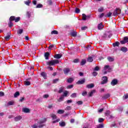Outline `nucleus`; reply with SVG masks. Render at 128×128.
I'll return each mask as SVG.
<instances>
[{
  "label": "nucleus",
  "instance_id": "obj_1",
  "mask_svg": "<svg viewBox=\"0 0 128 128\" xmlns=\"http://www.w3.org/2000/svg\"><path fill=\"white\" fill-rule=\"evenodd\" d=\"M47 119L46 118H44L41 119L38 122V124H34L32 126V128H42L44 126H46V124H44L46 122Z\"/></svg>",
  "mask_w": 128,
  "mask_h": 128
},
{
  "label": "nucleus",
  "instance_id": "obj_2",
  "mask_svg": "<svg viewBox=\"0 0 128 128\" xmlns=\"http://www.w3.org/2000/svg\"><path fill=\"white\" fill-rule=\"evenodd\" d=\"M58 64H60V60H53L46 62L47 66H55Z\"/></svg>",
  "mask_w": 128,
  "mask_h": 128
},
{
  "label": "nucleus",
  "instance_id": "obj_3",
  "mask_svg": "<svg viewBox=\"0 0 128 128\" xmlns=\"http://www.w3.org/2000/svg\"><path fill=\"white\" fill-rule=\"evenodd\" d=\"M122 10L120 8H116L113 12V16H116L118 14H120Z\"/></svg>",
  "mask_w": 128,
  "mask_h": 128
},
{
  "label": "nucleus",
  "instance_id": "obj_4",
  "mask_svg": "<svg viewBox=\"0 0 128 128\" xmlns=\"http://www.w3.org/2000/svg\"><path fill=\"white\" fill-rule=\"evenodd\" d=\"M20 18L17 17L16 18V17L14 16H12L10 18V20H15V22H20Z\"/></svg>",
  "mask_w": 128,
  "mask_h": 128
},
{
  "label": "nucleus",
  "instance_id": "obj_5",
  "mask_svg": "<svg viewBox=\"0 0 128 128\" xmlns=\"http://www.w3.org/2000/svg\"><path fill=\"white\" fill-rule=\"evenodd\" d=\"M112 36V34L110 32H106L103 36V38H110Z\"/></svg>",
  "mask_w": 128,
  "mask_h": 128
},
{
  "label": "nucleus",
  "instance_id": "obj_6",
  "mask_svg": "<svg viewBox=\"0 0 128 128\" xmlns=\"http://www.w3.org/2000/svg\"><path fill=\"white\" fill-rule=\"evenodd\" d=\"M102 82H101L102 84H106L108 82V77L104 76L102 77Z\"/></svg>",
  "mask_w": 128,
  "mask_h": 128
},
{
  "label": "nucleus",
  "instance_id": "obj_7",
  "mask_svg": "<svg viewBox=\"0 0 128 128\" xmlns=\"http://www.w3.org/2000/svg\"><path fill=\"white\" fill-rule=\"evenodd\" d=\"M22 112H25V114H28L30 112V110L28 108H22Z\"/></svg>",
  "mask_w": 128,
  "mask_h": 128
},
{
  "label": "nucleus",
  "instance_id": "obj_8",
  "mask_svg": "<svg viewBox=\"0 0 128 128\" xmlns=\"http://www.w3.org/2000/svg\"><path fill=\"white\" fill-rule=\"evenodd\" d=\"M63 72L64 74H68L70 72V68H65L64 69Z\"/></svg>",
  "mask_w": 128,
  "mask_h": 128
},
{
  "label": "nucleus",
  "instance_id": "obj_9",
  "mask_svg": "<svg viewBox=\"0 0 128 128\" xmlns=\"http://www.w3.org/2000/svg\"><path fill=\"white\" fill-rule=\"evenodd\" d=\"M85 82H86L85 79L80 80L78 82H76V84H84Z\"/></svg>",
  "mask_w": 128,
  "mask_h": 128
},
{
  "label": "nucleus",
  "instance_id": "obj_10",
  "mask_svg": "<svg viewBox=\"0 0 128 128\" xmlns=\"http://www.w3.org/2000/svg\"><path fill=\"white\" fill-rule=\"evenodd\" d=\"M118 84V80L114 79L111 82L112 86H116Z\"/></svg>",
  "mask_w": 128,
  "mask_h": 128
},
{
  "label": "nucleus",
  "instance_id": "obj_11",
  "mask_svg": "<svg viewBox=\"0 0 128 128\" xmlns=\"http://www.w3.org/2000/svg\"><path fill=\"white\" fill-rule=\"evenodd\" d=\"M14 102L9 101L6 105V106H14Z\"/></svg>",
  "mask_w": 128,
  "mask_h": 128
},
{
  "label": "nucleus",
  "instance_id": "obj_12",
  "mask_svg": "<svg viewBox=\"0 0 128 128\" xmlns=\"http://www.w3.org/2000/svg\"><path fill=\"white\" fill-rule=\"evenodd\" d=\"M28 80H30V78L26 80L24 82L25 86H30V82L28 81Z\"/></svg>",
  "mask_w": 128,
  "mask_h": 128
},
{
  "label": "nucleus",
  "instance_id": "obj_13",
  "mask_svg": "<svg viewBox=\"0 0 128 128\" xmlns=\"http://www.w3.org/2000/svg\"><path fill=\"white\" fill-rule=\"evenodd\" d=\"M104 26L102 25V23H100V24H98V30H102V28H104Z\"/></svg>",
  "mask_w": 128,
  "mask_h": 128
},
{
  "label": "nucleus",
  "instance_id": "obj_14",
  "mask_svg": "<svg viewBox=\"0 0 128 128\" xmlns=\"http://www.w3.org/2000/svg\"><path fill=\"white\" fill-rule=\"evenodd\" d=\"M50 116L53 120H56V118H58V117L56 116V114H51Z\"/></svg>",
  "mask_w": 128,
  "mask_h": 128
},
{
  "label": "nucleus",
  "instance_id": "obj_15",
  "mask_svg": "<svg viewBox=\"0 0 128 128\" xmlns=\"http://www.w3.org/2000/svg\"><path fill=\"white\" fill-rule=\"evenodd\" d=\"M94 86V84H90L86 85V88H92Z\"/></svg>",
  "mask_w": 128,
  "mask_h": 128
},
{
  "label": "nucleus",
  "instance_id": "obj_16",
  "mask_svg": "<svg viewBox=\"0 0 128 128\" xmlns=\"http://www.w3.org/2000/svg\"><path fill=\"white\" fill-rule=\"evenodd\" d=\"M104 70H112V68H110V66L106 65L104 66Z\"/></svg>",
  "mask_w": 128,
  "mask_h": 128
},
{
  "label": "nucleus",
  "instance_id": "obj_17",
  "mask_svg": "<svg viewBox=\"0 0 128 128\" xmlns=\"http://www.w3.org/2000/svg\"><path fill=\"white\" fill-rule=\"evenodd\" d=\"M62 56L60 54H56L54 56V58H57L58 60V58H62Z\"/></svg>",
  "mask_w": 128,
  "mask_h": 128
},
{
  "label": "nucleus",
  "instance_id": "obj_18",
  "mask_svg": "<svg viewBox=\"0 0 128 128\" xmlns=\"http://www.w3.org/2000/svg\"><path fill=\"white\" fill-rule=\"evenodd\" d=\"M22 118V116H18L14 118V120L15 122H18V120H20Z\"/></svg>",
  "mask_w": 128,
  "mask_h": 128
},
{
  "label": "nucleus",
  "instance_id": "obj_19",
  "mask_svg": "<svg viewBox=\"0 0 128 128\" xmlns=\"http://www.w3.org/2000/svg\"><path fill=\"white\" fill-rule=\"evenodd\" d=\"M120 50H122V52H128V48H126V47H122L120 48Z\"/></svg>",
  "mask_w": 128,
  "mask_h": 128
},
{
  "label": "nucleus",
  "instance_id": "obj_20",
  "mask_svg": "<svg viewBox=\"0 0 128 128\" xmlns=\"http://www.w3.org/2000/svg\"><path fill=\"white\" fill-rule=\"evenodd\" d=\"M94 61V58L92 57L89 56L87 59V62H92Z\"/></svg>",
  "mask_w": 128,
  "mask_h": 128
},
{
  "label": "nucleus",
  "instance_id": "obj_21",
  "mask_svg": "<svg viewBox=\"0 0 128 128\" xmlns=\"http://www.w3.org/2000/svg\"><path fill=\"white\" fill-rule=\"evenodd\" d=\"M44 56L46 60H48V56H50V53L48 52H46Z\"/></svg>",
  "mask_w": 128,
  "mask_h": 128
},
{
  "label": "nucleus",
  "instance_id": "obj_22",
  "mask_svg": "<svg viewBox=\"0 0 128 128\" xmlns=\"http://www.w3.org/2000/svg\"><path fill=\"white\" fill-rule=\"evenodd\" d=\"M64 87L62 86L59 88V90L58 91V92H59V94H62V92H64Z\"/></svg>",
  "mask_w": 128,
  "mask_h": 128
},
{
  "label": "nucleus",
  "instance_id": "obj_23",
  "mask_svg": "<svg viewBox=\"0 0 128 128\" xmlns=\"http://www.w3.org/2000/svg\"><path fill=\"white\" fill-rule=\"evenodd\" d=\"M44 78H46V73L44 72H42L40 74Z\"/></svg>",
  "mask_w": 128,
  "mask_h": 128
},
{
  "label": "nucleus",
  "instance_id": "obj_24",
  "mask_svg": "<svg viewBox=\"0 0 128 128\" xmlns=\"http://www.w3.org/2000/svg\"><path fill=\"white\" fill-rule=\"evenodd\" d=\"M96 92V90H93L88 93V96H92V94Z\"/></svg>",
  "mask_w": 128,
  "mask_h": 128
},
{
  "label": "nucleus",
  "instance_id": "obj_25",
  "mask_svg": "<svg viewBox=\"0 0 128 128\" xmlns=\"http://www.w3.org/2000/svg\"><path fill=\"white\" fill-rule=\"evenodd\" d=\"M59 124L60 126H66V122H60Z\"/></svg>",
  "mask_w": 128,
  "mask_h": 128
},
{
  "label": "nucleus",
  "instance_id": "obj_26",
  "mask_svg": "<svg viewBox=\"0 0 128 128\" xmlns=\"http://www.w3.org/2000/svg\"><path fill=\"white\" fill-rule=\"evenodd\" d=\"M86 60H82L80 64V66H84V64H86Z\"/></svg>",
  "mask_w": 128,
  "mask_h": 128
},
{
  "label": "nucleus",
  "instance_id": "obj_27",
  "mask_svg": "<svg viewBox=\"0 0 128 128\" xmlns=\"http://www.w3.org/2000/svg\"><path fill=\"white\" fill-rule=\"evenodd\" d=\"M108 62H114V58L112 57H108Z\"/></svg>",
  "mask_w": 128,
  "mask_h": 128
},
{
  "label": "nucleus",
  "instance_id": "obj_28",
  "mask_svg": "<svg viewBox=\"0 0 128 128\" xmlns=\"http://www.w3.org/2000/svg\"><path fill=\"white\" fill-rule=\"evenodd\" d=\"M58 114H62L64 112V110H60L58 111Z\"/></svg>",
  "mask_w": 128,
  "mask_h": 128
},
{
  "label": "nucleus",
  "instance_id": "obj_29",
  "mask_svg": "<svg viewBox=\"0 0 128 128\" xmlns=\"http://www.w3.org/2000/svg\"><path fill=\"white\" fill-rule=\"evenodd\" d=\"M69 84H71V82H74V79L72 78H69L67 80Z\"/></svg>",
  "mask_w": 128,
  "mask_h": 128
},
{
  "label": "nucleus",
  "instance_id": "obj_30",
  "mask_svg": "<svg viewBox=\"0 0 128 128\" xmlns=\"http://www.w3.org/2000/svg\"><path fill=\"white\" fill-rule=\"evenodd\" d=\"M18 96H20V92H16L14 94V98H18Z\"/></svg>",
  "mask_w": 128,
  "mask_h": 128
},
{
  "label": "nucleus",
  "instance_id": "obj_31",
  "mask_svg": "<svg viewBox=\"0 0 128 128\" xmlns=\"http://www.w3.org/2000/svg\"><path fill=\"white\" fill-rule=\"evenodd\" d=\"M120 46V42H116L115 43L113 44V46Z\"/></svg>",
  "mask_w": 128,
  "mask_h": 128
},
{
  "label": "nucleus",
  "instance_id": "obj_32",
  "mask_svg": "<svg viewBox=\"0 0 128 128\" xmlns=\"http://www.w3.org/2000/svg\"><path fill=\"white\" fill-rule=\"evenodd\" d=\"M58 34V32L56 30H52L51 32L52 34Z\"/></svg>",
  "mask_w": 128,
  "mask_h": 128
},
{
  "label": "nucleus",
  "instance_id": "obj_33",
  "mask_svg": "<svg viewBox=\"0 0 128 128\" xmlns=\"http://www.w3.org/2000/svg\"><path fill=\"white\" fill-rule=\"evenodd\" d=\"M64 96H62V95L60 97V98L58 100V102H62V100H64Z\"/></svg>",
  "mask_w": 128,
  "mask_h": 128
},
{
  "label": "nucleus",
  "instance_id": "obj_34",
  "mask_svg": "<svg viewBox=\"0 0 128 128\" xmlns=\"http://www.w3.org/2000/svg\"><path fill=\"white\" fill-rule=\"evenodd\" d=\"M82 20H86V16L85 14H82Z\"/></svg>",
  "mask_w": 128,
  "mask_h": 128
},
{
  "label": "nucleus",
  "instance_id": "obj_35",
  "mask_svg": "<svg viewBox=\"0 0 128 128\" xmlns=\"http://www.w3.org/2000/svg\"><path fill=\"white\" fill-rule=\"evenodd\" d=\"M8 26L10 28H12L14 26V24H12V20H10V22L8 24Z\"/></svg>",
  "mask_w": 128,
  "mask_h": 128
},
{
  "label": "nucleus",
  "instance_id": "obj_36",
  "mask_svg": "<svg viewBox=\"0 0 128 128\" xmlns=\"http://www.w3.org/2000/svg\"><path fill=\"white\" fill-rule=\"evenodd\" d=\"M98 12H104V7H100V8H99L98 9Z\"/></svg>",
  "mask_w": 128,
  "mask_h": 128
},
{
  "label": "nucleus",
  "instance_id": "obj_37",
  "mask_svg": "<svg viewBox=\"0 0 128 128\" xmlns=\"http://www.w3.org/2000/svg\"><path fill=\"white\" fill-rule=\"evenodd\" d=\"M22 32H24V30H22V29H20L18 31V34H22Z\"/></svg>",
  "mask_w": 128,
  "mask_h": 128
},
{
  "label": "nucleus",
  "instance_id": "obj_38",
  "mask_svg": "<svg viewBox=\"0 0 128 128\" xmlns=\"http://www.w3.org/2000/svg\"><path fill=\"white\" fill-rule=\"evenodd\" d=\"M68 91H65L64 92V94L62 95L64 97V96H68Z\"/></svg>",
  "mask_w": 128,
  "mask_h": 128
},
{
  "label": "nucleus",
  "instance_id": "obj_39",
  "mask_svg": "<svg viewBox=\"0 0 128 128\" xmlns=\"http://www.w3.org/2000/svg\"><path fill=\"white\" fill-rule=\"evenodd\" d=\"M42 8V4H38L36 6V8Z\"/></svg>",
  "mask_w": 128,
  "mask_h": 128
},
{
  "label": "nucleus",
  "instance_id": "obj_40",
  "mask_svg": "<svg viewBox=\"0 0 128 128\" xmlns=\"http://www.w3.org/2000/svg\"><path fill=\"white\" fill-rule=\"evenodd\" d=\"M104 120V118H99L98 120V122H102Z\"/></svg>",
  "mask_w": 128,
  "mask_h": 128
},
{
  "label": "nucleus",
  "instance_id": "obj_41",
  "mask_svg": "<svg viewBox=\"0 0 128 128\" xmlns=\"http://www.w3.org/2000/svg\"><path fill=\"white\" fill-rule=\"evenodd\" d=\"M10 35H8L7 36H6L4 37L5 40H10Z\"/></svg>",
  "mask_w": 128,
  "mask_h": 128
},
{
  "label": "nucleus",
  "instance_id": "obj_42",
  "mask_svg": "<svg viewBox=\"0 0 128 128\" xmlns=\"http://www.w3.org/2000/svg\"><path fill=\"white\" fill-rule=\"evenodd\" d=\"M60 118L57 119V120L52 122V124H56V122H60Z\"/></svg>",
  "mask_w": 128,
  "mask_h": 128
},
{
  "label": "nucleus",
  "instance_id": "obj_43",
  "mask_svg": "<svg viewBox=\"0 0 128 128\" xmlns=\"http://www.w3.org/2000/svg\"><path fill=\"white\" fill-rule=\"evenodd\" d=\"M80 10L78 8H76L75 10V12H76V14H80Z\"/></svg>",
  "mask_w": 128,
  "mask_h": 128
},
{
  "label": "nucleus",
  "instance_id": "obj_44",
  "mask_svg": "<svg viewBox=\"0 0 128 128\" xmlns=\"http://www.w3.org/2000/svg\"><path fill=\"white\" fill-rule=\"evenodd\" d=\"M71 36H74V37L76 36V32H72L71 33Z\"/></svg>",
  "mask_w": 128,
  "mask_h": 128
},
{
  "label": "nucleus",
  "instance_id": "obj_45",
  "mask_svg": "<svg viewBox=\"0 0 128 128\" xmlns=\"http://www.w3.org/2000/svg\"><path fill=\"white\" fill-rule=\"evenodd\" d=\"M86 94H88V92H86V91H84L82 92V96H86Z\"/></svg>",
  "mask_w": 128,
  "mask_h": 128
},
{
  "label": "nucleus",
  "instance_id": "obj_46",
  "mask_svg": "<svg viewBox=\"0 0 128 128\" xmlns=\"http://www.w3.org/2000/svg\"><path fill=\"white\" fill-rule=\"evenodd\" d=\"M104 124H100L98 126H97L96 128H103Z\"/></svg>",
  "mask_w": 128,
  "mask_h": 128
},
{
  "label": "nucleus",
  "instance_id": "obj_47",
  "mask_svg": "<svg viewBox=\"0 0 128 128\" xmlns=\"http://www.w3.org/2000/svg\"><path fill=\"white\" fill-rule=\"evenodd\" d=\"M30 1L28 0L26 2H24L25 4H26V6H30Z\"/></svg>",
  "mask_w": 128,
  "mask_h": 128
},
{
  "label": "nucleus",
  "instance_id": "obj_48",
  "mask_svg": "<svg viewBox=\"0 0 128 128\" xmlns=\"http://www.w3.org/2000/svg\"><path fill=\"white\" fill-rule=\"evenodd\" d=\"M48 96H50L48 94H46L43 96L44 98H48Z\"/></svg>",
  "mask_w": 128,
  "mask_h": 128
},
{
  "label": "nucleus",
  "instance_id": "obj_49",
  "mask_svg": "<svg viewBox=\"0 0 128 128\" xmlns=\"http://www.w3.org/2000/svg\"><path fill=\"white\" fill-rule=\"evenodd\" d=\"M112 12H109L107 14V16L108 18H110V16H112Z\"/></svg>",
  "mask_w": 128,
  "mask_h": 128
},
{
  "label": "nucleus",
  "instance_id": "obj_50",
  "mask_svg": "<svg viewBox=\"0 0 128 128\" xmlns=\"http://www.w3.org/2000/svg\"><path fill=\"white\" fill-rule=\"evenodd\" d=\"M71 97H72V98H76V93H73V94L71 95Z\"/></svg>",
  "mask_w": 128,
  "mask_h": 128
},
{
  "label": "nucleus",
  "instance_id": "obj_51",
  "mask_svg": "<svg viewBox=\"0 0 128 128\" xmlns=\"http://www.w3.org/2000/svg\"><path fill=\"white\" fill-rule=\"evenodd\" d=\"M124 40L126 42H128V37L125 36L124 37Z\"/></svg>",
  "mask_w": 128,
  "mask_h": 128
},
{
  "label": "nucleus",
  "instance_id": "obj_52",
  "mask_svg": "<svg viewBox=\"0 0 128 128\" xmlns=\"http://www.w3.org/2000/svg\"><path fill=\"white\" fill-rule=\"evenodd\" d=\"M94 70L98 72V70H100V67L96 66V67H95Z\"/></svg>",
  "mask_w": 128,
  "mask_h": 128
},
{
  "label": "nucleus",
  "instance_id": "obj_53",
  "mask_svg": "<svg viewBox=\"0 0 128 128\" xmlns=\"http://www.w3.org/2000/svg\"><path fill=\"white\" fill-rule=\"evenodd\" d=\"M24 98L22 97L20 98L19 102H24Z\"/></svg>",
  "mask_w": 128,
  "mask_h": 128
},
{
  "label": "nucleus",
  "instance_id": "obj_54",
  "mask_svg": "<svg viewBox=\"0 0 128 128\" xmlns=\"http://www.w3.org/2000/svg\"><path fill=\"white\" fill-rule=\"evenodd\" d=\"M123 98L124 100H126L127 98H128V94H126L124 96Z\"/></svg>",
  "mask_w": 128,
  "mask_h": 128
},
{
  "label": "nucleus",
  "instance_id": "obj_55",
  "mask_svg": "<svg viewBox=\"0 0 128 128\" xmlns=\"http://www.w3.org/2000/svg\"><path fill=\"white\" fill-rule=\"evenodd\" d=\"M74 88V85L72 84L67 86V88Z\"/></svg>",
  "mask_w": 128,
  "mask_h": 128
},
{
  "label": "nucleus",
  "instance_id": "obj_56",
  "mask_svg": "<svg viewBox=\"0 0 128 128\" xmlns=\"http://www.w3.org/2000/svg\"><path fill=\"white\" fill-rule=\"evenodd\" d=\"M88 28V26H84L81 28L82 30H86Z\"/></svg>",
  "mask_w": 128,
  "mask_h": 128
},
{
  "label": "nucleus",
  "instance_id": "obj_57",
  "mask_svg": "<svg viewBox=\"0 0 128 128\" xmlns=\"http://www.w3.org/2000/svg\"><path fill=\"white\" fill-rule=\"evenodd\" d=\"M110 94H106L104 96L105 98H110Z\"/></svg>",
  "mask_w": 128,
  "mask_h": 128
},
{
  "label": "nucleus",
  "instance_id": "obj_58",
  "mask_svg": "<svg viewBox=\"0 0 128 128\" xmlns=\"http://www.w3.org/2000/svg\"><path fill=\"white\" fill-rule=\"evenodd\" d=\"M92 76H98V72H93Z\"/></svg>",
  "mask_w": 128,
  "mask_h": 128
},
{
  "label": "nucleus",
  "instance_id": "obj_59",
  "mask_svg": "<svg viewBox=\"0 0 128 128\" xmlns=\"http://www.w3.org/2000/svg\"><path fill=\"white\" fill-rule=\"evenodd\" d=\"M65 110H72V107H70V106H68L66 108Z\"/></svg>",
  "mask_w": 128,
  "mask_h": 128
},
{
  "label": "nucleus",
  "instance_id": "obj_60",
  "mask_svg": "<svg viewBox=\"0 0 128 128\" xmlns=\"http://www.w3.org/2000/svg\"><path fill=\"white\" fill-rule=\"evenodd\" d=\"M48 4L50 6H52V0H48Z\"/></svg>",
  "mask_w": 128,
  "mask_h": 128
},
{
  "label": "nucleus",
  "instance_id": "obj_61",
  "mask_svg": "<svg viewBox=\"0 0 128 128\" xmlns=\"http://www.w3.org/2000/svg\"><path fill=\"white\" fill-rule=\"evenodd\" d=\"M4 93L2 92H0V96H4Z\"/></svg>",
  "mask_w": 128,
  "mask_h": 128
},
{
  "label": "nucleus",
  "instance_id": "obj_62",
  "mask_svg": "<svg viewBox=\"0 0 128 128\" xmlns=\"http://www.w3.org/2000/svg\"><path fill=\"white\" fill-rule=\"evenodd\" d=\"M104 14L102 13L100 15H99V18H104Z\"/></svg>",
  "mask_w": 128,
  "mask_h": 128
},
{
  "label": "nucleus",
  "instance_id": "obj_63",
  "mask_svg": "<svg viewBox=\"0 0 128 128\" xmlns=\"http://www.w3.org/2000/svg\"><path fill=\"white\" fill-rule=\"evenodd\" d=\"M47 68L48 70H54V68H52V67L51 66H48Z\"/></svg>",
  "mask_w": 128,
  "mask_h": 128
},
{
  "label": "nucleus",
  "instance_id": "obj_64",
  "mask_svg": "<svg viewBox=\"0 0 128 128\" xmlns=\"http://www.w3.org/2000/svg\"><path fill=\"white\" fill-rule=\"evenodd\" d=\"M78 104H82V101H78L77 102Z\"/></svg>",
  "mask_w": 128,
  "mask_h": 128
}]
</instances>
